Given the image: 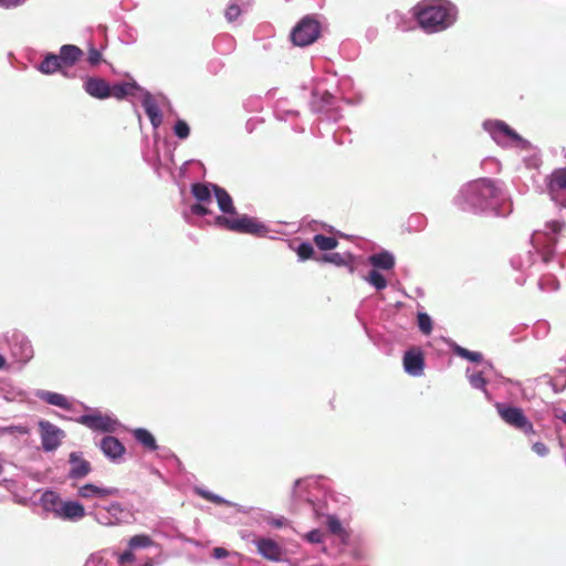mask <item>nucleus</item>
<instances>
[{
	"instance_id": "f704fd0d",
	"label": "nucleus",
	"mask_w": 566,
	"mask_h": 566,
	"mask_svg": "<svg viewBox=\"0 0 566 566\" xmlns=\"http://www.w3.org/2000/svg\"><path fill=\"white\" fill-rule=\"evenodd\" d=\"M174 133L180 139H186L190 134V128L185 120L178 119L175 124Z\"/></svg>"
},
{
	"instance_id": "412c9836",
	"label": "nucleus",
	"mask_w": 566,
	"mask_h": 566,
	"mask_svg": "<svg viewBox=\"0 0 566 566\" xmlns=\"http://www.w3.org/2000/svg\"><path fill=\"white\" fill-rule=\"evenodd\" d=\"M136 90H138V85L135 82L117 83L112 86L109 85V97H114L120 101L128 95H133Z\"/></svg>"
},
{
	"instance_id": "7ed1b4c3",
	"label": "nucleus",
	"mask_w": 566,
	"mask_h": 566,
	"mask_svg": "<svg viewBox=\"0 0 566 566\" xmlns=\"http://www.w3.org/2000/svg\"><path fill=\"white\" fill-rule=\"evenodd\" d=\"M214 223L228 231L252 234L255 237H264L268 233L265 224L260 222L256 218L247 214L233 217L218 216Z\"/></svg>"
},
{
	"instance_id": "473e14b6",
	"label": "nucleus",
	"mask_w": 566,
	"mask_h": 566,
	"mask_svg": "<svg viewBox=\"0 0 566 566\" xmlns=\"http://www.w3.org/2000/svg\"><path fill=\"white\" fill-rule=\"evenodd\" d=\"M418 326L419 329L424 334L429 335L432 332V321L427 313L418 314Z\"/></svg>"
},
{
	"instance_id": "bb28decb",
	"label": "nucleus",
	"mask_w": 566,
	"mask_h": 566,
	"mask_svg": "<svg viewBox=\"0 0 566 566\" xmlns=\"http://www.w3.org/2000/svg\"><path fill=\"white\" fill-rule=\"evenodd\" d=\"M313 242L322 251H329L338 245V241L334 237H326L324 234H315Z\"/></svg>"
},
{
	"instance_id": "b1692460",
	"label": "nucleus",
	"mask_w": 566,
	"mask_h": 566,
	"mask_svg": "<svg viewBox=\"0 0 566 566\" xmlns=\"http://www.w3.org/2000/svg\"><path fill=\"white\" fill-rule=\"evenodd\" d=\"M62 69L61 60L55 54H48L39 66V70L44 74H53Z\"/></svg>"
},
{
	"instance_id": "58836bf2",
	"label": "nucleus",
	"mask_w": 566,
	"mask_h": 566,
	"mask_svg": "<svg viewBox=\"0 0 566 566\" xmlns=\"http://www.w3.org/2000/svg\"><path fill=\"white\" fill-rule=\"evenodd\" d=\"M241 14V9L238 4L232 3L226 10V18L229 22L237 20Z\"/></svg>"
},
{
	"instance_id": "6e6552de",
	"label": "nucleus",
	"mask_w": 566,
	"mask_h": 566,
	"mask_svg": "<svg viewBox=\"0 0 566 566\" xmlns=\"http://www.w3.org/2000/svg\"><path fill=\"white\" fill-rule=\"evenodd\" d=\"M11 355L22 364L30 361L33 358L34 350L31 342L20 333H14L10 340Z\"/></svg>"
},
{
	"instance_id": "49530a36",
	"label": "nucleus",
	"mask_w": 566,
	"mask_h": 566,
	"mask_svg": "<svg viewBox=\"0 0 566 566\" xmlns=\"http://www.w3.org/2000/svg\"><path fill=\"white\" fill-rule=\"evenodd\" d=\"M563 223L559 222V221H551L549 223H547V227L552 230V232L554 233H558L562 231L563 229Z\"/></svg>"
},
{
	"instance_id": "c03bdc74",
	"label": "nucleus",
	"mask_w": 566,
	"mask_h": 566,
	"mask_svg": "<svg viewBox=\"0 0 566 566\" xmlns=\"http://www.w3.org/2000/svg\"><path fill=\"white\" fill-rule=\"evenodd\" d=\"M198 493L206 500H209L213 503H220L221 499L218 495H214L208 491L199 490Z\"/></svg>"
},
{
	"instance_id": "4468645a",
	"label": "nucleus",
	"mask_w": 566,
	"mask_h": 566,
	"mask_svg": "<svg viewBox=\"0 0 566 566\" xmlns=\"http://www.w3.org/2000/svg\"><path fill=\"white\" fill-rule=\"evenodd\" d=\"M99 448L104 455L112 461L120 459L126 451L124 444L113 436L104 437L99 442Z\"/></svg>"
},
{
	"instance_id": "c756f323",
	"label": "nucleus",
	"mask_w": 566,
	"mask_h": 566,
	"mask_svg": "<svg viewBox=\"0 0 566 566\" xmlns=\"http://www.w3.org/2000/svg\"><path fill=\"white\" fill-rule=\"evenodd\" d=\"M327 527L332 534L337 535L342 538L347 537V533L344 530V527L337 516H335V515L327 516Z\"/></svg>"
},
{
	"instance_id": "72a5a7b5",
	"label": "nucleus",
	"mask_w": 566,
	"mask_h": 566,
	"mask_svg": "<svg viewBox=\"0 0 566 566\" xmlns=\"http://www.w3.org/2000/svg\"><path fill=\"white\" fill-rule=\"evenodd\" d=\"M469 381H470V385L475 388V389H481L483 391L486 392V379L484 378L483 374L482 373H475V374H472L470 377H469Z\"/></svg>"
},
{
	"instance_id": "0eeeda50",
	"label": "nucleus",
	"mask_w": 566,
	"mask_h": 566,
	"mask_svg": "<svg viewBox=\"0 0 566 566\" xmlns=\"http://www.w3.org/2000/svg\"><path fill=\"white\" fill-rule=\"evenodd\" d=\"M78 422L92 430L102 432H114L117 429L118 421L107 415L92 413L80 417Z\"/></svg>"
},
{
	"instance_id": "9b49d317",
	"label": "nucleus",
	"mask_w": 566,
	"mask_h": 566,
	"mask_svg": "<svg viewBox=\"0 0 566 566\" xmlns=\"http://www.w3.org/2000/svg\"><path fill=\"white\" fill-rule=\"evenodd\" d=\"M54 511L59 517L64 520H80L85 515L84 506L73 501H57Z\"/></svg>"
},
{
	"instance_id": "a878e982",
	"label": "nucleus",
	"mask_w": 566,
	"mask_h": 566,
	"mask_svg": "<svg viewBox=\"0 0 566 566\" xmlns=\"http://www.w3.org/2000/svg\"><path fill=\"white\" fill-rule=\"evenodd\" d=\"M321 262H327L333 263L337 266H345L348 265L352 261V256L349 254H340V253H329V254H323L319 259Z\"/></svg>"
},
{
	"instance_id": "dca6fc26",
	"label": "nucleus",
	"mask_w": 566,
	"mask_h": 566,
	"mask_svg": "<svg viewBox=\"0 0 566 566\" xmlns=\"http://www.w3.org/2000/svg\"><path fill=\"white\" fill-rule=\"evenodd\" d=\"M143 107L145 109L146 115L148 116L151 125L157 128L163 123V115L159 109V106L156 102V99L153 97L151 94L146 93L143 98Z\"/></svg>"
},
{
	"instance_id": "2f4dec72",
	"label": "nucleus",
	"mask_w": 566,
	"mask_h": 566,
	"mask_svg": "<svg viewBox=\"0 0 566 566\" xmlns=\"http://www.w3.org/2000/svg\"><path fill=\"white\" fill-rule=\"evenodd\" d=\"M367 281L379 291L386 289L387 286L385 276L376 270L369 272Z\"/></svg>"
},
{
	"instance_id": "423d86ee",
	"label": "nucleus",
	"mask_w": 566,
	"mask_h": 566,
	"mask_svg": "<svg viewBox=\"0 0 566 566\" xmlns=\"http://www.w3.org/2000/svg\"><path fill=\"white\" fill-rule=\"evenodd\" d=\"M545 185L551 199L566 207V167L553 170L545 178Z\"/></svg>"
},
{
	"instance_id": "864d4df0",
	"label": "nucleus",
	"mask_w": 566,
	"mask_h": 566,
	"mask_svg": "<svg viewBox=\"0 0 566 566\" xmlns=\"http://www.w3.org/2000/svg\"><path fill=\"white\" fill-rule=\"evenodd\" d=\"M143 566H153V563H151V560H148V562H147L145 565H143Z\"/></svg>"
},
{
	"instance_id": "a18cd8bd",
	"label": "nucleus",
	"mask_w": 566,
	"mask_h": 566,
	"mask_svg": "<svg viewBox=\"0 0 566 566\" xmlns=\"http://www.w3.org/2000/svg\"><path fill=\"white\" fill-rule=\"evenodd\" d=\"M229 555V552L223 547H214L212 551V556L214 558H226Z\"/></svg>"
},
{
	"instance_id": "de8ad7c7",
	"label": "nucleus",
	"mask_w": 566,
	"mask_h": 566,
	"mask_svg": "<svg viewBox=\"0 0 566 566\" xmlns=\"http://www.w3.org/2000/svg\"><path fill=\"white\" fill-rule=\"evenodd\" d=\"M23 0H0V6L10 8L20 4Z\"/></svg>"
},
{
	"instance_id": "f257e3e1",
	"label": "nucleus",
	"mask_w": 566,
	"mask_h": 566,
	"mask_svg": "<svg viewBox=\"0 0 566 566\" xmlns=\"http://www.w3.org/2000/svg\"><path fill=\"white\" fill-rule=\"evenodd\" d=\"M412 15L427 33L448 29L455 21V9L442 0L421 1L412 9Z\"/></svg>"
},
{
	"instance_id": "cd10ccee",
	"label": "nucleus",
	"mask_w": 566,
	"mask_h": 566,
	"mask_svg": "<svg viewBox=\"0 0 566 566\" xmlns=\"http://www.w3.org/2000/svg\"><path fill=\"white\" fill-rule=\"evenodd\" d=\"M153 544H154V541L151 539V537L149 535H146V534L135 535L128 541V547L130 549L146 548V547L151 546Z\"/></svg>"
},
{
	"instance_id": "ddd939ff",
	"label": "nucleus",
	"mask_w": 566,
	"mask_h": 566,
	"mask_svg": "<svg viewBox=\"0 0 566 566\" xmlns=\"http://www.w3.org/2000/svg\"><path fill=\"white\" fill-rule=\"evenodd\" d=\"M85 92L97 99L109 97V84L102 77H87L84 82Z\"/></svg>"
},
{
	"instance_id": "4be33fe9",
	"label": "nucleus",
	"mask_w": 566,
	"mask_h": 566,
	"mask_svg": "<svg viewBox=\"0 0 566 566\" xmlns=\"http://www.w3.org/2000/svg\"><path fill=\"white\" fill-rule=\"evenodd\" d=\"M133 436L145 449L150 451L158 449L155 437L147 429L137 428L133 430Z\"/></svg>"
},
{
	"instance_id": "393cba45",
	"label": "nucleus",
	"mask_w": 566,
	"mask_h": 566,
	"mask_svg": "<svg viewBox=\"0 0 566 566\" xmlns=\"http://www.w3.org/2000/svg\"><path fill=\"white\" fill-rule=\"evenodd\" d=\"M211 191L207 184L197 182L191 186V193L199 202H211Z\"/></svg>"
},
{
	"instance_id": "603ef678",
	"label": "nucleus",
	"mask_w": 566,
	"mask_h": 566,
	"mask_svg": "<svg viewBox=\"0 0 566 566\" xmlns=\"http://www.w3.org/2000/svg\"><path fill=\"white\" fill-rule=\"evenodd\" d=\"M559 419L566 424V412H563L560 416H559Z\"/></svg>"
},
{
	"instance_id": "c9c22d12",
	"label": "nucleus",
	"mask_w": 566,
	"mask_h": 566,
	"mask_svg": "<svg viewBox=\"0 0 566 566\" xmlns=\"http://www.w3.org/2000/svg\"><path fill=\"white\" fill-rule=\"evenodd\" d=\"M296 252L301 260H308L313 256L314 249L311 243L303 242L298 245Z\"/></svg>"
},
{
	"instance_id": "5701e85b",
	"label": "nucleus",
	"mask_w": 566,
	"mask_h": 566,
	"mask_svg": "<svg viewBox=\"0 0 566 566\" xmlns=\"http://www.w3.org/2000/svg\"><path fill=\"white\" fill-rule=\"evenodd\" d=\"M369 262L373 266L382 269V270H390L395 265V259H394L392 254H390L387 251L371 255L369 258Z\"/></svg>"
},
{
	"instance_id": "09e8293b",
	"label": "nucleus",
	"mask_w": 566,
	"mask_h": 566,
	"mask_svg": "<svg viewBox=\"0 0 566 566\" xmlns=\"http://www.w3.org/2000/svg\"><path fill=\"white\" fill-rule=\"evenodd\" d=\"M271 525L275 527H282L284 525V518L273 520L271 522Z\"/></svg>"
},
{
	"instance_id": "6ab92c4d",
	"label": "nucleus",
	"mask_w": 566,
	"mask_h": 566,
	"mask_svg": "<svg viewBox=\"0 0 566 566\" xmlns=\"http://www.w3.org/2000/svg\"><path fill=\"white\" fill-rule=\"evenodd\" d=\"M486 129L496 138L497 135H504L513 140H520V135L514 132L507 124L501 120L488 122Z\"/></svg>"
},
{
	"instance_id": "f03ea898",
	"label": "nucleus",
	"mask_w": 566,
	"mask_h": 566,
	"mask_svg": "<svg viewBox=\"0 0 566 566\" xmlns=\"http://www.w3.org/2000/svg\"><path fill=\"white\" fill-rule=\"evenodd\" d=\"M499 189L490 179H478L468 184L462 192L461 199L476 209H488L491 207V200L496 198Z\"/></svg>"
},
{
	"instance_id": "9d476101",
	"label": "nucleus",
	"mask_w": 566,
	"mask_h": 566,
	"mask_svg": "<svg viewBox=\"0 0 566 566\" xmlns=\"http://www.w3.org/2000/svg\"><path fill=\"white\" fill-rule=\"evenodd\" d=\"M258 553L265 559L271 562H280L284 549L275 541L271 538L260 537L254 541Z\"/></svg>"
},
{
	"instance_id": "aec40b11",
	"label": "nucleus",
	"mask_w": 566,
	"mask_h": 566,
	"mask_svg": "<svg viewBox=\"0 0 566 566\" xmlns=\"http://www.w3.org/2000/svg\"><path fill=\"white\" fill-rule=\"evenodd\" d=\"M116 489H103L94 484L87 483L80 488L78 494L82 497L88 499L93 496L106 497L116 494Z\"/></svg>"
},
{
	"instance_id": "7c9ffc66",
	"label": "nucleus",
	"mask_w": 566,
	"mask_h": 566,
	"mask_svg": "<svg viewBox=\"0 0 566 566\" xmlns=\"http://www.w3.org/2000/svg\"><path fill=\"white\" fill-rule=\"evenodd\" d=\"M454 353L459 355L462 358H465L470 361L480 363L483 359V356L479 352H471L467 348H463L461 346H455Z\"/></svg>"
},
{
	"instance_id": "39448f33",
	"label": "nucleus",
	"mask_w": 566,
	"mask_h": 566,
	"mask_svg": "<svg viewBox=\"0 0 566 566\" xmlns=\"http://www.w3.org/2000/svg\"><path fill=\"white\" fill-rule=\"evenodd\" d=\"M496 410L500 417L511 427L523 431L524 433H534L533 423L524 415L523 410L506 403H496Z\"/></svg>"
},
{
	"instance_id": "a211bd4d",
	"label": "nucleus",
	"mask_w": 566,
	"mask_h": 566,
	"mask_svg": "<svg viewBox=\"0 0 566 566\" xmlns=\"http://www.w3.org/2000/svg\"><path fill=\"white\" fill-rule=\"evenodd\" d=\"M212 190H213L214 197L217 199L219 209L223 213H228L231 216L237 214L232 198L228 193V191L218 185H212Z\"/></svg>"
},
{
	"instance_id": "a19ab883",
	"label": "nucleus",
	"mask_w": 566,
	"mask_h": 566,
	"mask_svg": "<svg viewBox=\"0 0 566 566\" xmlns=\"http://www.w3.org/2000/svg\"><path fill=\"white\" fill-rule=\"evenodd\" d=\"M87 61L91 65L95 66L102 61V54L95 48H91L88 51Z\"/></svg>"
},
{
	"instance_id": "8fccbe9b",
	"label": "nucleus",
	"mask_w": 566,
	"mask_h": 566,
	"mask_svg": "<svg viewBox=\"0 0 566 566\" xmlns=\"http://www.w3.org/2000/svg\"><path fill=\"white\" fill-rule=\"evenodd\" d=\"M6 366V359L4 357L0 354V369L4 368Z\"/></svg>"
},
{
	"instance_id": "c85d7f7f",
	"label": "nucleus",
	"mask_w": 566,
	"mask_h": 566,
	"mask_svg": "<svg viewBox=\"0 0 566 566\" xmlns=\"http://www.w3.org/2000/svg\"><path fill=\"white\" fill-rule=\"evenodd\" d=\"M45 401L50 405L63 408V409H70L71 403L69 402L67 398L61 394L57 392H48L44 397Z\"/></svg>"
},
{
	"instance_id": "4c0bfd02",
	"label": "nucleus",
	"mask_w": 566,
	"mask_h": 566,
	"mask_svg": "<svg viewBox=\"0 0 566 566\" xmlns=\"http://www.w3.org/2000/svg\"><path fill=\"white\" fill-rule=\"evenodd\" d=\"M134 560H135V555L133 553V549H130V548L123 552L122 554H118V556H117V562L120 566H127L128 564L133 563Z\"/></svg>"
},
{
	"instance_id": "2eb2a0df",
	"label": "nucleus",
	"mask_w": 566,
	"mask_h": 566,
	"mask_svg": "<svg viewBox=\"0 0 566 566\" xmlns=\"http://www.w3.org/2000/svg\"><path fill=\"white\" fill-rule=\"evenodd\" d=\"M70 463L71 470L69 472V476L71 479L85 478L92 471L91 463L83 459L77 452H72L70 454Z\"/></svg>"
},
{
	"instance_id": "e433bc0d",
	"label": "nucleus",
	"mask_w": 566,
	"mask_h": 566,
	"mask_svg": "<svg viewBox=\"0 0 566 566\" xmlns=\"http://www.w3.org/2000/svg\"><path fill=\"white\" fill-rule=\"evenodd\" d=\"M556 243H557V240L554 238L551 240V243L541 251L543 262L548 263L553 260L554 247Z\"/></svg>"
},
{
	"instance_id": "20e7f679",
	"label": "nucleus",
	"mask_w": 566,
	"mask_h": 566,
	"mask_svg": "<svg viewBox=\"0 0 566 566\" xmlns=\"http://www.w3.org/2000/svg\"><path fill=\"white\" fill-rule=\"evenodd\" d=\"M319 34V23L313 18L305 17L293 29L291 39L295 45L306 46L315 42Z\"/></svg>"
},
{
	"instance_id": "3c124183",
	"label": "nucleus",
	"mask_w": 566,
	"mask_h": 566,
	"mask_svg": "<svg viewBox=\"0 0 566 566\" xmlns=\"http://www.w3.org/2000/svg\"><path fill=\"white\" fill-rule=\"evenodd\" d=\"M51 497L52 499V502L54 500H56V496L54 495V493H49V494H45V501H48V499Z\"/></svg>"
},
{
	"instance_id": "f3484780",
	"label": "nucleus",
	"mask_w": 566,
	"mask_h": 566,
	"mask_svg": "<svg viewBox=\"0 0 566 566\" xmlns=\"http://www.w3.org/2000/svg\"><path fill=\"white\" fill-rule=\"evenodd\" d=\"M84 52L76 45L65 44L60 49L59 57L63 67L73 66L82 56Z\"/></svg>"
},
{
	"instance_id": "f8f14e48",
	"label": "nucleus",
	"mask_w": 566,
	"mask_h": 566,
	"mask_svg": "<svg viewBox=\"0 0 566 566\" xmlns=\"http://www.w3.org/2000/svg\"><path fill=\"white\" fill-rule=\"evenodd\" d=\"M423 366L424 358L420 349L411 348L405 353L403 367L408 374L419 376L423 371Z\"/></svg>"
},
{
	"instance_id": "1a4fd4ad",
	"label": "nucleus",
	"mask_w": 566,
	"mask_h": 566,
	"mask_svg": "<svg viewBox=\"0 0 566 566\" xmlns=\"http://www.w3.org/2000/svg\"><path fill=\"white\" fill-rule=\"evenodd\" d=\"M42 447L45 451H53L59 448L64 432L55 424L42 420L39 422Z\"/></svg>"
},
{
	"instance_id": "37998d69",
	"label": "nucleus",
	"mask_w": 566,
	"mask_h": 566,
	"mask_svg": "<svg viewBox=\"0 0 566 566\" xmlns=\"http://www.w3.org/2000/svg\"><path fill=\"white\" fill-rule=\"evenodd\" d=\"M533 451L541 457H545L548 454V448L543 442H535L532 447Z\"/></svg>"
},
{
	"instance_id": "79ce46f5",
	"label": "nucleus",
	"mask_w": 566,
	"mask_h": 566,
	"mask_svg": "<svg viewBox=\"0 0 566 566\" xmlns=\"http://www.w3.org/2000/svg\"><path fill=\"white\" fill-rule=\"evenodd\" d=\"M205 202H198L191 206V212L196 216H207L210 210L203 205Z\"/></svg>"
},
{
	"instance_id": "ea45409f",
	"label": "nucleus",
	"mask_w": 566,
	"mask_h": 566,
	"mask_svg": "<svg viewBox=\"0 0 566 566\" xmlns=\"http://www.w3.org/2000/svg\"><path fill=\"white\" fill-rule=\"evenodd\" d=\"M323 537L324 535L319 530H313L305 535L306 541L313 544L322 543Z\"/></svg>"
}]
</instances>
